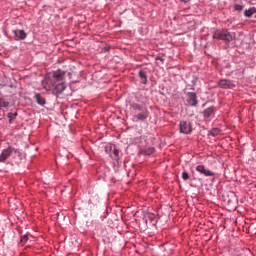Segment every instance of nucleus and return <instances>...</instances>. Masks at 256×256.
<instances>
[{
  "mask_svg": "<svg viewBox=\"0 0 256 256\" xmlns=\"http://www.w3.org/2000/svg\"><path fill=\"white\" fill-rule=\"evenodd\" d=\"M182 179H183L184 181H187V179H189V173L183 172V173H182Z\"/></svg>",
  "mask_w": 256,
  "mask_h": 256,
  "instance_id": "obj_20",
  "label": "nucleus"
},
{
  "mask_svg": "<svg viewBox=\"0 0 256 256\" xmlns=\"http://www.w3.org/2000/svg\"><path fill=\"white\" fill-rule=\"evenodd\" d=\"M218 87L221 89H235V84L231 80L222 79L218 82Z\"/></svg>",
  "mask_w": 256,
  "mask_h": 256,
  "instance_id": "obj_7",
  "label": "nucleus"
},
{
  "mask_svg": "<svg viewBox=\"0 0 256 256\" xmlns=\"http://www.w3.org/2000/svg\"><path fill=\"white\" fill-rule=\"evenodd\" d=\"M29 241V235L25 234V235H22L21 236V239H20V243H22V245H25V243Z\"/></svg>",
  "mask_w": 256,
  "mask_h": 256,
  "instance_id": "obj_17",
  "label": "nucleus"
},
{
  "mask_svg": "<svg viewBox=\"0 0 256 256\" xmlns=\"http://www.w3.org/2000/svg\"><path fill=\"white\" fill-rule=\"evenodd\" d=\"M42 83L44 85V89H46V91H49L50 88L45 85V83H47V80H44Z\"/></svg>",
  "mask_w": 256,
  "mask_h": 256,
  "instance_id": "obj_22",
  "label": "nucleus"
},
{
  "mask_svg": "<svg viewBox=\"0 0 256 256\" xmlns=\"http://www.w3.org/2000/svg\"><path fill=\"white\" fill-rule=\"evenodd\" d=\"M2 107H9V102L5 101L3 98H0V109H2Z\"/></svg>",
  "mask_w": 256,
  "mask_h": 256,
  "instance_id": "obj_16",
  "label": "nucleus"
},
{
  "mask_svg": "<svg viewBox=\"0 0 256 256\" xmlns=\"http://www.w3.org/2000/svg\"><path fill=\"white\" fill-rule=\"evenodd\" d=\"M186 101L190 107H197L199 100H197V94L195 92H188L186 94Z\"/></svg>",
  "mask_w": 256,
  "mask_h": 256,
  "instance_id": "obj_4",
  "label": "nucleus"
},
{
  "mask_svg": "<svg viewBox=\"0 0 256 256\" xmlns=\"http://www.w3.org/2000/svg\"><path fill=\"white\" fill-rule=\"evenodd\" d=\"M213 39L227 41L229 43L235 39V33H230L227 30H216L213 33Z\"/></svg>",
  "mask_w": 256,
  "mask_h": 256,
  "instance_id": "obj_3",
  "label": "nucleus"
},
{
  "mask_svg": "<svg viewBox=\"0 0 256 256\" xmlns=\"http://www.w3.org/2000/svg\"><path fill=\"white\" fill-rule=\"evenodd\" d=\"M9 157H21V151L13 146H9L8 148L4 149L0 154V163H5Z\"/></svg>",
  "mask_w": 256,
  "mask_h": 256,
  "instance_id": "obj_2",
  "label": "nucleus"
},
{
  "mask_svg": "<svg viewBox=\"0 0 256 256\" xmlns=\"http://www.w3.org/2000/svg\"><path fill=\"white\" fill-rule=\"evenodd\" d=\"M34 99L38 105H41V107L45 106L47 103V100H45V97L41 95L40 93H36L34 95Z\"/></svg>",
  "mask_w": 256,
  "mask_h": 256,
  "instance_id": "obj_9",
  "label": "nucleus"
},
{
  "mask_svg": "<svg viewBox=\"0 0 256 256\" xmlns=\"http://www.w3.org/2000/svg\"><path fill=\"white\" fill-rule=\"evenodd\" d=\"M130 107L133 111L138 113L134 115V119H136V121H145L149 118V109L147 108V105L134 102Z\"/></svg>",
  "mask_w": 256,
  "mask_h": 256,
  "instance_id": "obj_1",
  "label": "nucleus"
},
{
  "mask_svg": "<svg viewBox=\"0 0 256 256\" xmlns=\"http://www.w3.org/2000/svg\"><path fill=\"white\" fill-rule=\"evenodd\" d=\"M7 117L9 119V123H13L14 119L17 118V112H9Z\"/></svg>",
  "mask_w": 256,
  "mask_h": 256,
  "instance_id": "obj_15",
  "label": "nucleus"
},
{
  "mask_svg": "<svg viewBox=\"0 0 256 256\" xmlns=\"http://www.w3.org/2000/svg\"><path fill=\"white\" fill-rule=\"evenodd\" d=\"M156 61H161L163 63V61H165V59L161 58V57H157Z\"/></svg>",
  "mask_w": 256,
  "mask_h": 256,
  "instance_id": "obj_23",
  "label": "nucleus"
},
{
  "mask_svg": "<svg viewBox=\"0 0 256 256\" xmlns=\"http://www.w3.org/2000/svg\"><path fill=\"white\" fill-rule=\"evenodd\" d=\"M140 79H142L143 85L147 84V73L143 70H140L138 73Z\"/></svg>",
  "mask_w": 256,
  "mask_h": 256,
  "instance_id": "obj_13",
  "label": "nucleus"
},
{
  "mask_svg": "<svg viewBox=\"0 0 256 256\" xmlns=\"http://www.w3.org/2000/svg\"><path fill=\"white\" fill-rule=\"evenodd\" d=\"M255 13H256L255 7L249 8L248 10L244 11L245 17H253V15H255Z\"/></svg>",
  "mask_w": 256,
  "mask_h": 256,
  "instance_id": "obj_12",
  "label": "nucleus"
},
{
  "mask_svg": "<svg viewBox=\"0 0 256 256\" xmlns=\"http://www.w3.org/2000/svg\"><path fill=\"white\" fill-rule=\"evenodd\" d=\"M67 86H65V83L61 82L58 83L55 88L52 90L53 95H56V97L58 95H61V93H63L65 91Z\"/></svg>",
  "mask_w": 256,
  "mask_h": 256,
  "instance_id": "obj_8",
  "label": "nucleus"
},
{
  "mask_svg": "<svg viewBox=\"0 0 256 256\" xmlns=\"http://www.w3.org/2000/svg\"><path fill=\"white\" fill-rule=\"evenodd\" d=\"M63 75L64 73L61 70H58L53 73V77L54 79H56V81H61V79H63Z\"/></svg>",
  "mask_w": 256,
  "mask_h": 256,
  "instance_id": "obj_14",
  "label": "nucleus"
},
{
  "mask_svg": "<svg viewBox=\"0 0 256 256\" xmlns=\"http://www.w3.org/2000/svg\"><path fill=\"white\" fill-rule=\"evenodd\" d=\"M119 150H117L116 148L113 149V152L111 154V157H113V159H119Z\"/></svg>",
  "mask_w": 256,
  "mask_h": 256,
  "instance_id": "obj_18",
  "label": "nucleus"
},
{
  "mask_svg": "<svg viewBox=\"0 0 256 256\" xmlns=\"http://www.w3.org/2000/svg\"><path fill=\"white\" fill-rule=\"evenodd\" d=\"M13 33L15 37L21 41H23V39H27V33H25L23 30H13Z\"/></svg>",
  "mask_w": 256,
  "mask_h": 256,
  "instance_id": "obj_10",
  "label": "nucleus"
},
{
  "mask_svg": "<svg viewBox=\"0 0 256 256\" xmlns=\"http://www.w3.org/2000/svg\"><path fill=\"white\" fill-rule=\"evenodd\" d=\"M214 113L215 107L211 106L203 111V116L205 117V119H209V117H211V115H213Z\"/></svg>",
  "mask_w": 256,
  "mask_h": 256,
  "instance_id": "obj_11",
  "label": "nucleus"
},
{
  "mask_svg": "<svg viewBox=\"0 0 256 256\" xmlns=\"http://www.w3.org/2000/svg\"><path fill=\"white\" fill-rule=\"evenodd\" d=\"M154 152H155V148H153V147L147 148L145 150L146 155H153Z\"/></svg>",
  "mask_w": 256,
  "mask_h": 256,
  "instance_id": "obj_19",
  "label": "nucleus"
},
{
  "mask_svg": "<svg viewBox=\"0 0 256 256\" xmlns=\"http://www.w3.org/2000/svg\"><path fill=\"white\" fill-rule=\"evenodd\" d=\"M196 171L197 173H200V175H204V177H215V172L205 168L204 165H198Z\"/></svg>",
  "mask_w": 256,
  "mask_h": 256,
  "instance_id": "obj_6",
  "label": "nucleus"
},
{
  "mask_svg": "<svg viewBox=\"0 0 256 256\" xmlns=\"http://www.w3.org/2000/svg\"><path fill=\"white\" fill-rule=\"evenodd\" d=\"M234 8H235V11H243V6H241V5H239V4H236V5L234 6Z\"/></svg>",
  "mask_w": 256,
  "mask_h": 256,
  "instance_id": "obj_21",
  "label": "nucleus"
},
{
  "mask_svg": "<svg viewBox=\"0 0 256 256\" xmlns=\"http://www.w3.org/2000/svg\"><path fill=\"white\" fill-rule=\"evenodd\" d=\"M105 151H106V153H107V148H105Z\"/></svg>",
  "mask_w": 256,
  "mask_h": 256,
  "instance_id": "obj_24",
  "label": "nucleus"
},
{
  "mask_svg": "<svg viewBox=\"0 0 256 256\" xmlns=\"http://www.w3.org/2000/svg\"><path fill=\"white\" fill-rule=\"evenodd\" d=\"M192 131H193V127L191 126V122H188V121L180 122V133L189 135V134H191Z\"/></svg>",
  "mask_w": 256,
  "mask_h": 256,
  "instance_id": "obj_5",
  "label": "nucleus"
}]
</instances>
